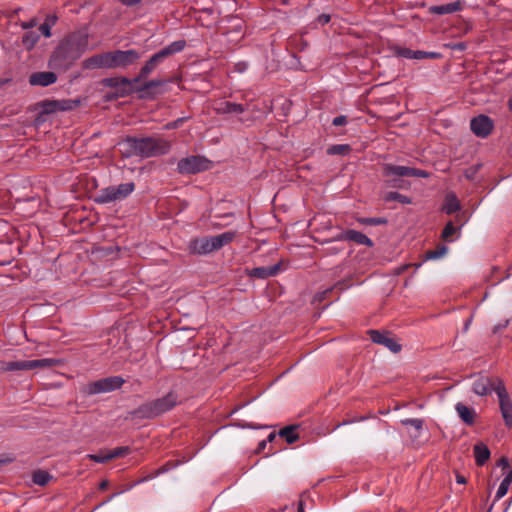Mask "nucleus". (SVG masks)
<instances>
[{"instance_id":"obj_12","label":"nucleus","mask_w":512,"mask_h":512,"mask_svg":"<svg viewBox=\"0 0 512 512\" xmlns=\"http://www.w3.org/2000/svg\"><path fill=\"white\" fill-rule=\"evenodd\" d=\"M499 408L506 426H512V400L503 382H498L496 392Z\"/></svg>"},{"instance_id":"obj_49","label":"nucleus","mask_w":512,"mask_h":512,"mask_svg":"<svg viewBox=\"0 0 512 512\" xmlns=\"http://www.w3.org/2000/svg\"><path fill=\"white\" fill-rule=\"evenodd\" d=\"M184 121V118H179L173 122H170L166 125V129H176L179 128Z\"/></svg>"},{"instance_id":"obj_59","label":"nucleus","mask_w":512,"mask_h":512,"mask_svg":"<svg viewBox=\"0 0 512 512\" xmlns=\"http://www.w3.org/2000/svg\"><path fill=\"white\" fill-rule=\"evenodd\" d=\"M267 441L263 440L258 444V451H261L265 448Z\"/></svg>"},{"instance_id":"obj_5","label":"nucleus","mask_w":512,"mask_h":512,"mask_svg":"<svg viewBox=\"0 0 512 512\" xmlns=\"http://www.w3.org/2000/svg\"><path fill=\"white\" fill-rule=\"evenodd\" d=\"M383 176L388 179L390 186L395 188H402L404 181L399 179L400 177L428 178L429 173L425 170L416 169L408 166L384 164Z\"/></svg>"},{"instance_id":"obj_22","label":"nucleus","mask_w":512,"mask_h":512,"mask_svg":"<svg viewBox=\"0 0 512 512\" xmlns=\"http://www.w3.org/2000/svg\"><path fill=\"white\" fill-rule=\"evenodd\" d=\"M461 209L460 201L454 193H448L445 197L442 210L451 215Z\"/></svg>"},{"instance_id":"obj_33","label":"nucleus","mask_w":512,"mask_h":512,"mask_svg":"<svg viewBox=\"0 0 512 512\" xmlns=\"http://www.w3.org/2000/svg\"><path fill=\"white\" fill-rule=\"evenodd\" d=\"M457 231L458 228L454 226L452 221H449L442 231L441 238L444 241H452V236L456 234Z\"/></svg>"},{"instance_id":"obj_36","label":"nucleus","mask_w":512,"mask_h":512,"mask_svg":"<svg viewBox=\"0 0 512 512\" xmlns=\"http://www.w3.org/2000/svg\"><path fill=\"white\" fill-rule=\"evenodd\" d=\"M386 201H398L403 204L410 203V199L407 196H404L398 192H389L385 196Z\"/></svg>"},{"instance_id":"obj_53","label":"nucleus","mask_w":512,"mask_h":512,"mask_svg":"<svg viewBox=\"0 0 512 512\" xmlns=\"http://www.w3.org/2000/svg\"><path fill=\"white\" fill-rule=\"evenodd\" d=\"M497 465L501 466L503 469H506L509 466L508 459L506 457L500 458Z\"/></svg>"},{"instance_id":"obj_44","label":"nucleus","mask_w":512,"mask_h":512,"mask_svg":"<svg viewBox=\"0 0 512 512\" xmlns=\"http://www.w3.org/2000/svg\"><path fill=\"white\" fill-rule=\"evenodd\" d=\"M87 458H89L97 463H106V462L110 461L108 458V452H105V453L101 452L100 454H89V455H87Z\"/></svg>"},{"instance_id":"obj_10","label":"nucleus","mask_w":512,"mask_h":512,"mask_svg":"<svg viewBox=\"0 0 512 512\" xmlns=\"http://www.w3.org/2000/svg\"><path fill=\"white\" fill-rule=\"evenodd\" d=\"M124 383L120 376H111L91 382L87 385V393L90 395L107 393L119 389Z\"/></svg>"},{"instance_id":"obj_35","label":"nucleus","mask_w":512,"mask_h":512,"mask_svg":"<svg viewBox=\"0 0 512 512\" xmlns=\"http://www.w3.org/2000/svg\"><path fill=\"white\" fill-rule=\"evenodd\" d=\"M441 54L437 52H425V51H414L413 59L422 60V59H437L440 58Z\"/></svg>"},{"instance_id":"obj_38","label":"nucleus","mask_w":512,"mask_h":512,"mask_svg":"<svg viewBox=\"0 0 512 512\" xmlns=\"http://www.w3.org/2000/svg\"><path fill=\"white\" fill-rule=\"evenodd\" d=\"M128 453H129L128 447H117V448H114V449L108 451V458H109V460H112L115 458L123 457V456L127 455Z\"/></svg>"},{"instance_id":"obj_37","label":"nucleus","mask_w":512,"mask_h":512,"mask_svg":"<svg viewBox=\"0 0 512 512\" xmlns=\"http://www.w3.org/2000/svg\"><path fill=\"white\" fill-rule=\"evenodd\" d=\"M510 484H511V482L508 479L504 478L502 480V482L500 483L498 490L496 492L494 502L497 500H500L502 497H504L506 495Z\"/></svg>"},{"instance_id":"obj_9","label":"nucleus","mask_w":512,"mask_h":512,"mask_svg":"<svg viewBox=\"0 0 512 512\" xmlns=\"http://www.w3.org/2000/svg\"><path fill=\"white\" fill-rule=\"evenodd\" d=\"M210 161L202 156H189L178 162V171L182 174H195L209 169Z\"/></svg>"},{"instance_id":"obj_55","label":"nucleus","mask_w":512,"mask_h":512,"mask_svg":"<svg viewBox=\"0 0 512 512\" xmlns=\"http://www.w3.org/2000/svg\"><path fill=\"white\" fill-rule=\"evenodd\" d=\"M340 251H342V248H338V247H334V246L327 248V253L328 254H337Z\"/></svg>"},{"instance_id":"obj_25","label":"nucleus","mask_w":512,"mask_h":512,"mask_svg":"<svg viewBox=\"0 0 512 512\" xmlns=\"http://www.w3.org/2000/svg\"><path fill=\"white\" fill-rule=\"evenodd\" d=\"M235 235V232L228 231L219 235L212 236L211 241L214 251L219 250L226 244H229L235 238Z\"/></svg>"},{"instance_id":"obj_7","label":"nucleus","mask_w":512,"mask_h":512,"mask_svg":"<svg viewBox=\"0 0 512 512\" xmlns=\"http://www.w3.org/2000/svg\"><path fill=\"white\" fill-rule=\"evenodd\" d=\"M142 55L143 52L136 49L109 51V69H126L137 63Z\"/></svg>"},{"instance_id":"obj_56","label":"nucleus","mask_w":512,"mask_h":512,"mask_svg":"<svg viewBox=\"0 0 512 512\" xmlns=\"http://www.w3.org/2000/svg\"><path fill=\"white\" fill-rule=\"evenodd\" d=\"M126 6H133L139 3L141 0H120Z\"/></svg>"},{"instance_id":"obj_51","label":"nucleus","mask_w":512,"mask_h":512,"mask_svg":"<svg viewBox=\"0 0 512 512\" xmlns=\"http://www.w3.org/2000/svg\"><path fill=\"white\" fill-rule=\"evenodd\" d=\"M331 17L329 14H322L317 18V22L321 25H325L330 21Z\"/></svg>"},{"instance_id":"obj_16","label":"nucleus","mask_w":512,"mask_h":512,"mask_svg":"<svg viewBox=\"0 0 512 512\" xmlns=\"http://www.w3.org/2000/svg\"><path fill=\"white\" fill-rule=\"evenodd\" d=\"M368 334L374 343L387 347L390 351L397 353L401 350V345L398 344L389 333H382L378 330H369Z\"/></svg>"},{"instance_id":"obj_4","label":"nucleus","mask_w":512,"mask_h":512,"mask_svg":"<svg viewBox=\"0 0 512 512\" xmlns=\"http://www.w3.org/2000/svg\"><path fill=\"white\" fill-rule=\"evenodd\" d=\"M186 46L185 40L174 41L168 46L164 47L154 55L140 69L137 77L134 78L135 82H140L148 78V76L168 57L175 53L181 52Z\"/></svg>"},{"instance_id":"obj_43","label":"nucleus","mask_w":512,"mask_h":512,"mask_svg":"<svg viewBox=\"0 0 512 512\" xmlns=\"http://www.w3.org/2000/svg\"><path fill=\"white\" fill-rule=\"evenodd\" d=\"M360 222L363 223V224H367V225L377 226V225L386 224L387 220L384 219V218H380V217H377V218H363V219L360 220Z\"/></svg>"},{"instance_id":"obj_13","label":"nucleus","mask_w":512,"mask_h":512,"mask_svg":"<svg viewBox=\"0 0 512 512\" xmlns=\"http://www.w3.org/2000/svg\"><path fill=\"white\" fill-rule=\"evenodd\" d=\"M52 359H35V360H21L8 362L4 368L5 371H18V370H35L53 366Z\"/></svg>"},{"instance_id":"obj_29","label":"nucleus","mask_w":512,"mask_h":512,"mask_svg":"<svg viewBox=\"0 0 512 512\" xmlns=\"http://www.w3.org/2000/svg\"><path fill=\"white\" fill-rule=\"evenodd\" d=\"M52 475L45 470L38 469L32 474V481L39 486L47 485L52 479Z\"/></svg>"},{"instance_id":"obj_14","label":"nucleus","mask_w":512,"mask_h":512,"mask_svg":"<svg viewBox=\"0 0 512 512\" xmlns=\"http://www.w3.org/2000/svg\"><path fill=\"white\" fill-rule=\"evenodd\" d=\"M470 128L476 136L485 138L491 133L493 122L488 116L479 115L471 120Z\"/></svg>"},{"instance_id":"obj_21","label":"nucleus","mask_w":512,"mask_h":512,"mask_svg":"<svg viewBox=\"0 0 512 512\" xmlns=\"http://www.w3.org/2000/svg\"><path fill=\"white\" fill-rule=\"evenodd\" d=\"M455 410L457 411L458 416L464 423L468 425L474 423L476 412L473 408H470L464 405L463 403H457L455 405Z\"/></svg>"},{"instance_id":"obj_26","label":"nucleus","mask_w":512,"mask_h":512,"mask_svg":"<svg viewBox=\"0 0 512 512\" xmlns=\"http://www.w3.org/2000/svg\"><path fill=\"white\" fill-rule=\"evenodd\" d=\"M165 83L166 81L164 80L153 79L143 83L139 88H137V91L142 93V96L154 95V90L162 87Z\"/></svg>"},{"instance_id":"obj_40","label":"nucleus","mask_w":512,"mask_h":512,"mask_svg":"<svg viewBox=\"0 0 512 512\" xmlns=\"http://www.w3.org/2000/svg\"><path fill=\"white\" fill-rule=\"evenodd\" d=\"M401 423L405 426H412L414 427L416 430H421L422 427H423V420L421 419H417V418H406V419H402L401 420Z\"/></svg>"},{"instance_id":"obj_48","label":"nucleus","mask_w":512,"mask_h":512,"mask_svg":"<svg viewBox=\"0 0 512 512\" xmlns=\"http://www.w3.org/2000/svg\"><path fill=\"white\" fill-rule=\"evenodd\" d=\"M39 31L47 38L51 36V27L46 25L45 23L40 25Z\"/></svg>"},{"instance_id":"obj_45","label":"nucleus","mask_w":512,"mask_h":512,"mask_svg":"<svg viewBox=\"0 0 512 512\" xmlns=\"http://www.w3.org/2000/svg\"><path fill=\"white\" fill-rule=\"evenodd\" d=\"M413 52V50L404 47H398L396 49V54L406 59H413Z\"/></svg>"},{"instance_id":"obj_19","label":"nucleus","mask_w":512,"mask_h":512,"mask_svg":"<svg viewBox=\"0 0 512 512\" xmlns=\"http://www.w3.org/2000/svg\"><path fill=\"white\" fill-rule=\"evenodd\" d=\"M189 248L195 254H208L213 252L211 237L195 238L190 242Z\"/></svg>"},{"instance_id":"obj_11","label":"nucleus","mask_w":512,"mask_h":512,"mask_svg":"<svg viewBox=\"0 0 512 512\" xmlns=\"http://www.w3.org/2000/svg\"><path fill=\"white\" fill-rule=\"evenodd\" d=\"M498 382L503 381L497 376L480 374L473 381L471 389L478 396H486L492 391L496 392Z\"/></svg>"},{"instance_id":"obj_1","label":"nucleus","mask_w":512,"mask_h":512,"mask_svg":"<svg viewBox=\"0 0 512 512\" xmlns=\"http://www.w3.org/2000/svg\"><path fill=\"white\" fill-rule=\"evenodd\" d=\"M87 49L88 33L86 31L70 33L51 54L48 67L57 71H66Z\"/></svg>"},{"instance_id":"obj_31","label":"nucleus","mask_w":512,"mask_h":512,"mask_svg":"<svg viewBox=\"0 0 512 512\" xmlns=\"http://www.w3.org/2000/svg\"><path fill=\"white\" fill-rule=\"evenodd\" d=\"M349 287L348 281H340L334 287L328 288L323 292L319 293L316 297L318 301H323L328 298V296L335 290L343 291Z\"/></svg>"},{"instance_id":"obj_15","label":"nucleus","mask_w":512,"mask_h":512,"mask_svg":"<svg viewBox=\"0 0 512 512\" xmlns=\"http://www.w3.org/2000/svg\"><path fill=\"white\" fill-rule=\"evenodd\" d=\"M334 240L350 241V242H354L356 244L364 245L367 247L373 246V241L370 238H368L362 232L352 230V229H348V230H345V231L339 233L337 236L334 237Z\"/></svg>"},{"instance_id":"obj_62","label":"nucleus","mask_w":512,"mask_h":512,"mask_svg":"<svg viewBox=\"0 0 512 512\" xmlns=\"http://www.w3.org/2000/svg\"><path fill=\"white\" fill-rule=\"evenodd\" d=\"M410 266H411V264L402 266L401 268H399L398 273H402V272H404V271H405L406 269H408V267H410Z\"/></svg>"},{"instance_id":"obj_63","label":"nucleus","mask_w":512,"mask_h":512,"mask_svg":"<svg viewBox=\"0 0 512 512\" xmlns=\"http://www.w3.org/2000/svg\"><path fill=\"white\" fill-rule=\"evenodd\" d=\"M506 479H508L510 482H512V469L510 472L505 476Z\"/></svg>"},{"instance_id":"obj_54","label":"nucleus","mask_w":512,"mask_h":512,"mask_svg":"<svg viewBox=\"0 0 512 512\" xmlns=\"http://www.w3.org/2000/svg\"><path fill=\"white\" fill-rule=\"evenodd\" d=\"M35 25H36V21H35L34 19H33V20H31V21H29V22H23V23L21 24V26H22V28H23V29H29V28L34 27Z\"/></svg>"},{"instance_id":"obj_6","label":"nucleus","mask_w":512,"mask_h":512,"mask_svg":"<svg viewBox=\"0 0 512 512\" xmlns=\"http://www.w3.org/2000/svg\"><path fill=\"white\" fill-rule=\"evenodd\" d=\"M135 189L133 182L122 183L117 186L102 188L95 195L94 201L98 204H108L122 201L127 198Z\"/></svg>"},{"instance_id":"obj_47","label":"nucleus","mask_w":512,"mask_h":512,"mask_svg":"<svg viewBox=\"0 0 512 512\" xmlns=\"http://www.w3.org/2000/svg\"><path fill=\"white\" fill-rule=\"evenodd\" d=\"M334 126H345L348 123L347 117L344 115L337 116L332 121Z\"/></svg>"},{"instance_id":"obj_42","label":"nucleus","mask_w":512,"mask_h":512,"mask_svg":"<svg viewBox=\"0 0 512 512\" xmlns=\"http://www.w3.org/2000/svg\"><path fill=\"white\" fill-rule=\"evenodd\" d=\"M350 150L348 145H334L328 149L329 154L344 155Z\"/></svg>"},{"instance_id":"obj_64","label":"nucleus","mask_w":512,"mask_h":512,"mask_svg":"<svg viewBox=\"0 0 512 512\" xmlns=\"http://www.w3.org/2000/svg\"><path fill=\"white\" fill-rule=\"evenodd\" d=\"M508 107L510 110H512V96L508 100Z\"/></svg>"},{"instance_id":"obj_24","label":"nucleus","mask_w":512,"mask_h":512,"mask_svg":"<svg viewBox=\"0 0 512 512\" xmlns=\"http://www.w3.org/2000/svg\"><path fill=\"white\" fill-rule=\"evenodd\" d=\"M475 461L478 466H483L490 458V450L483 443H477L474 446Z\"/></svg>"},{"instance_id":"obj_34","label":"nucleus","mask_w":512,"mask_h":512,"mask_svg":"<svg viewBox=\"0 0 512 512\" xmlns=\"http://www.w3.org/2000/svg\"><path fill=\"white\" fill-rule=\"evenodd\" d=\"M56 106L58 111H69L76 108L79 104V101L76 100H56Z\"/></svg>"},{"instance_id":"obj_17","label":"nucleus","mask_w":512,"mask_h":512,"mask_svg":"<svg viewBox=\"0 0 512 512\" xmlns=\"http://www.w3.org/2000/svg\"><path fill=\"white\" fill-rule=\"evenodd\" d=\"M57 81V75L52 71H42L32 73L29 77V83L32 86L47 87Z\"/></svg>"},{"instance_id":"obj_23","label":"nucleus","mask_w":512,"mask_h":512,"mask_svg":"<svg viewBox=\"0 0 512 512\" xmlns=\"http://www.w3.org/2000/svg\"><path fill=\"white\" fill-rule=\"evenodd\" d=\"M430 10L432 13L437 15L451 14L457 11H461L462 3L460 1H455L444 5L433 6Z\"/></svg>"},{"instance_id":"obj_57","label":"nucleus","mask_w":512,"mask_h":512,"mask_svg":"<svg viewBox=\"0 0 512 512\" xmlns=\"http://www.w3.org/2000/svg\"><path fill=\"white\" fill-rule=\"evenodd\" d=\"M456 482L458 484H465L466 483V478L465 476L461 475V474H456Z\"/></svg>"},{"instance_id":"obj_41","label":"nucleus","mask_w":512,"mask_h":512,"mask_svg":"<svg viewBox=\"0 0 512 512\" xmlns=\"http://www.w3.org/2000/svg\"><path fill=\"white\" fill-rule=\"evenodd\" d=\"M56 100H47L42 102L43 112L46 114H51L58 111L56 106Z\"/></svg>"},{"instance_id":"obj_3","label":"nucleus","mask_w":512,"mask_h":512,"mask_svg":"<svg viewBox=\"0 0 512 512\" xmlns=\"http://www.w3.org/2000/svg\"><path fill=\"white\" fill-rule=\"evenodd\" d=\"M178 403L179 397L177 393L171 391L161 398L142 404L130 412V414L134 418L153 419L172 410Z\"/></svg>"},{"instance_id":"obj_39","label":"nucleus","mask_w":512,"mask_h":512,"mask_svg":"<svg viewBox=\"0 0 512 512\" xmlns=\"http://www.w3.org/2000/svg\"><path fill=\"white\" fill-rule=\"evenodd\" d=\"M481 168V164H476V165H473L469 168H467L465 171H464V176L467 180H470V181H473L475 180L479 170Z\"/></svg>"},{"instance_id":"obj_8","label":"nucleus","mask_w":512,"mask_h":512,"mask_svg":"<svg viewBox=\"0 0 512 512\" xmlns=\"http://www.w3.org/2000/svg\"><path fill=\"white\" fill-rule=\"evenodd\" d=\"M136 83L131 79L126 77H109L104 78L102 80V84L105 87H110L115 89V93L112 95H107V98H118L129 95L133 90V84Z\"/></svg>"},{"instance_id":"obj_32","label":"nucleus","mask_w":512,"mask_h":512,"mask_svg":"<svg viewBox=\"0 0 512 512\" xmlns=\"http://www.w3.org/2000/svg\"><path fill=\"white\" fill-rule=\"evenodd\" d=\"M448 252V248L445 245H438L433 250H428L426 252V258L429 260L440 259L444 257Z\"/></svg>"},{"instance_id":"obj_52","label":"nucleus","mask_w":512,"mask_h":512,"mask_svg":"<svg viewBox=\"0 0 512 512\" xmlns=\"http://www.w3.org/2000/svg\"><path fill=\"white\" fill-rule=\"evenodd\" d=\"M466 48H467V44L464 42H458V43L453 44V46H452L453 50H459V51H464Z\"/></svg>"},{"instance_id":"obj_50","label":"nucleus","mask_w":512,"mask_h":512,"mask_svg":"<svg viewBox=\"0 0 512 512\" xmlns=\"http://www.w3.org/2000/svg\"><path fill=\"white\" fill-rule=\"evenodd\" d=\"M57 22L56 15H48L44 21V23L52 28Z\"/></svg>"},{"instance_id":"obj_30","label":"nucleus","mask_w":512,"mask_h":512,"mask_svg":"<svg viewBox=\"0 0 512 512\" xmlns=\"http://www.w3.org/2000/svg\"><path fill=\"white\" fill-rule=\"evenodd\" d=\"M279 436L284 438L288 444H293L299 438L296 433V426H287L279 431Z\"/></svg>"},{"instance_id":"obj_20","label":"nucleus","mask_w":512,"mask_h":512,"mask_svg":"<svg viewBox=\"0 0 512 512\" xmlns=\"http://www.w3.org/2000/svg\"><path fill=\"white\" fill-rule=\"evenodd\" d=\"M86 69H109L108 52L93 55L84 60Z\"/></svg>"},{"instance_id":"obj_61","label":"nucleus","mask_w":512,"mask_h":512,"mask_svg":"<svg viewBox=\"0 0 512 512\" xmlns=\"http://www.w3.org/2000/svg\"><path fill=\"white\" fill-rule=\"evenodd\" d=\"M298 512H305L304 511V503H303L302 499L300 500L299 505H298Z\"/></svg>"},{"instance_id":"obj_28","label":"nucleus","mask_w":512,"mask_h":512,"mask_svg":"<svg viewBox=\"0 0 512 512\" xmlns=\"http://www.w3.org/2000/svg\"><path fill=\"white\" fill-rule=\"evenodd\" d=\"M39 39L40 35L38 32L29 31L22 36V44L25 47V49L31 50L35 47Z\"/></svg>"},{"instance_id":"obj_58","label":"nucleus","mask_w":512,"mask_h":512,"mask_svg":"<svg viewBox=\"0 0 512 512\" xmlns=\"http://www.w3.org/2000/svg\"><path fill=\"white\" fill-rule=\"evenodd\" d=\"M108 487H109V482L107 480H103L99 485L100 490H106Z\"/></svg>"},{"instance_id":"obj_18","label":"nucleus","mask_w":512,"mask_h":512,"mask_svg":"<svg viewBox=\"0 0 512 512\" xmlns=\"http://www.w3.org/2000/svg\"><path fill=\"white\" fill-rule=\"evenodd\" d=\"M281 271H282V263L279 262L272 266L256 267L251 270H248V275L250 277H254V278L267 279L269 277L278 275Z\"/></svg>"},{"instance_id":"obj_2","label":"nucleus","mask_w":512,"mask_h":512,"mask_svg":"<svg viewBox=\"0 0 512 512\" xmlns=\"http://www.w3.org/2000/svg\"><path fill=\"white\" fill-rule=\"evenodd\" d=\"M121 145L125 153L142 157H155L168 153L170 150L169 141L160 137H127Z\"/></svg>"},{"instance_id":"obj_60","label":"nucleus","mask_w":512,"mask_h":512,"mask_svg":"<svg viewBox=\"0 0 512 512\" xmlns=\"http://www.w3.org/2000/svg\"><path fill=\"white\" fill-rule=\"evenodd\" d=\"M276 438V434L274 432L270 433L267 437V442H272Z\"/></svg>"},{"instance_id":"obj_46","label":"nucleus","mask_w":512,"mask_h":512,"mask_svg":"<svg viewBox=\"0 0 512 512\" xmlns=\"http://www.w3.org/2000/svg\"><path fill=\"white\" fill-rule=\"evenodd\" d=\"M509 323H510L509 319H506L503 322L495 325L492 330L493 334H498L499 332H501L503 329H505L509 325Z\"/></svg>"},{"instance_id":"obj_27","label":"nucleus","mask_w":512,"mask_h":512,"mask_svg":"<svg viewBox=\"0 0 512 512\" xmlns=\"http://www.w3.org/2000/svg\"><path fill=\"white\" fill-rule=\"evenodd\" d=\"M216 110L221 114H241L245 109L242 104L223 102Z\"/></svg>"}]
</instances>
